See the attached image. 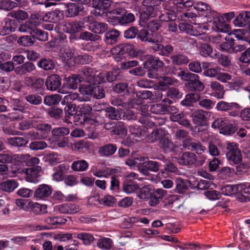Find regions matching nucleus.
Here are the masks:
<instances>
[{"label":"nucleus","instance_id":"0eeeda50","mask_svg":"<svg viewBox=\"0 0 250 250\" xmlns=\"http://www.w3.org/2000/svg\"><path fill=\"white\" fill-rule=\"evenodd\" d=\"M152 45L151 47L154 52H157L159 55L168 57L173 51V47L169 44L164 45L161 44L158 40L154 38V42H151Z\"/></svg>","mask_w":250,"mask_h":250},{"label":"nucleus","instance_id":"bf43d9fd","mask_svg":"<svg viewBox=\"0 0 250 250\" xmlns=\"http://www.w3.org/2000/svg\"><path fill=\"white\" fill-rule=\"evenodd\" d=\"M34 127L37 130L42 131V135H45V138H46L52 129V126L48 124L39 123L35 125Z\"/></svg>","mask_w":250,"mask_h":250},{"label":"nucleus","instance_id":"cd10ccee","mask_svg":"<svg viewBox=\"0 0 250 250\" xmlns=\"http://www.w3.org/2000/svg\"><path fill=\"white\" fill-rule=\"evenodd\" d=\"M18 186V182L13 179L0 183V189L8 192H12Z\"/></svg>","mask_w":250,"mask_h":250},{"label":"nucleus","instance_id":"ea45409f","mask_svg":"<svg viewBox=\"0 0 250 250\" xmlns=\"http://www.w3.org/2000/svg\"><path fill=\"white\" fill-rule=\"evenodd\" d=\"M162 80L158 83L155 84L156 87H159L162 91L166 90L169 85L172 84L174 83V80L172 78L169 77H163L161 78Z\"/></svg>","mask_w":250,"mask_h":250},{"label":"nucleus","instance_id":"a19ab883","mask_svg":"<svg viewBox=\"0 0 250 250\" xmlns=\"http://www.w3.org/2000/svg\"><path fill=\"white\" fill-rule=\"evenodd\" d=\"M47 113L51 118L58 120L62 117L63 110L57 106H52L47 109Z\"/></svg>","mask_w":250,"mask_h":250},{"label":"nucleus","instance_id":"7ed1b4c3","mask_svg":"<svg viewBox=\"0 0 250 250\" xmlns=\"http://www.w3.org/2000/svg\"><path fill=\"white\" fill-rule=\"evenodd\" d=\"M223 152L226 153L227 158L229 162L235 164H239L241 163L242 161L241 152L235 143H228L226 147L223 149Z\"/></svg>","mask_w":250,"mask_h":250},{"label":"nucleus","instance_id":"c9c22d12","mask_svg":"<svg viewBox=\"0 0 250 250\" xmlns=\"http://www.w3.org/2000/svg\"><path fill=\"white\" fill-rule=\"evenodd\" d=\"M250 20V12L245 11L244 14L239 13L238 16L234 20V23L239 26L247 25L245 22H249Z\"/></svg>","mask_w":250,"mask_h":250},{"label":"nucleus","instance_id":"473e14b6","mask_svg":"<svg viewBox=\"0 0 250 250\" xmlns=\"http://www.w3.org/2000/svg\"><path fill=\"white\" fill-rule=\"evenodd\" d=\"M170 59L174 65H181L188 63L189 60L188 57L183 54H177L170 56Z\"/></svg>","mask_w":250,"mask_h":250},{"label":"nucleus","instance_id":"412c9836","mask_svg":"<svg viewBox=\"0 0 250 250\" xmlns=\"http://www.w3.org/2000/svg\"><path fill=\"white\" fill-rule=\"evenodd\" d=\"M156 159L162 161L165 163L164 169H161L162 174L167 172H176L177 171V168L175 165L170 161L167 160L163 154H160L157 156Z\"/></svg>","mask_w":250,"mask_h":250},{"label":"nucleus","instance_id":"4c0bfd02","mask_svg":"<svg viewBox=\"0 0 250 250\" xmlns=\"http://www.w3.org/2000/svg\"><path fill=\"white\" fill-rule=\"evenodd\" d=\"M121 73V71L120 68H113L111 71L106 73V80L110 83L120 80L122 78Z\"/></svg>","mask_w":250,"mask_h":250},{"label":"nucleus","instance_id":"a878e982","mask_svg":"<svg viewBox=\"0 0 250 250\" xmlns=\"http://www.w3.org/2000/svg\"><path fill=\"white\" fill-rule=\"evenodd\" d=\"M167 193V191L162 188H158L152 192L150 204L151 206H154L159 203L160 200Z\"/></svg>","mask_w":250,"mask_h":250},{"label":"nucleus","instance_id":"f3484780","mask_svg":"<svg viewBox=\"0 0 250 250\" xmlns=\"http://www.w3.org/2000/svg\"><path fill=\"white\" fill-rule=\"evenodd\" d=\"M105 116L112 120H118L121 119L123 109L115 108L112 106H108L104 109Z\"/></svg>","mask_w":250,"mask_h":250},{"label":"nucleus","instance_id":"603ef678","mask_svg":"<svg viewBox=\"0 0 250 250\" xmlns=\"http://www.w3.org/2000/svg\"><path fill=\"white\" fill-rule=\"evenodd\" d=\"M18 6V3L11 0H1L0 1V9L4 11H11Z\"/></svg>","mask_w":250,"mask_h":250},{"label":"nucleus","instance_id":"8fccbe9b","mask_svg":"<svg viewBox=\"0 0 250 250\" xmlns=\"http://www.w3.org/2000/svg\"><path fill=\"white\" fill-rule=\"evenodd\" d=\"M28 210L30 211L35 214H40L42 209H45L46 206L44 205H41L38 203H33L29 202L27 203Z\"/></svg>","mask_w":250,"mask_h":250},{"label":"nucleus","instance_id":"864d4df0","mask_svg":"<svg viewBox=\"0 0 250 250\" xmlns=\"http://www.w3.org/2000/svg\"><path fill=\"white\" fill-rule=\"evenodd\" d=\"M120 34L119 32L116 30H111L105 34V42L107 43H113L117 42Z\"/></svg>","mask_w":250,"mask_h":250},{"label":"nucleus","instance_id":"c756f323","mask_svg":"<svg viewBox=\"0 0 250 250\" xmlns=\"http://www.w3.org/2000/svg\"><path fill=\"white\" fill-rule=\"evenodd\" d=\"M117 147L113 144H108L101 146L99 149V152L102 155L109 156L116 152Z\"/></svg>","mask_w":250,"mask_h":250},{"label":"nucleus","instance_id":"423d86ee","mask_svg":"<svg viewBox=\"0 0 250 250\" xmlns=\"http://www.w3.org/2000/svg\"><path fill=\"white\" fill-rule=\"evenodd\" d=\"M45 84L47 89L50 91L58 90L60 93H64L62 87L61 88L62 78L58 74H52L46 79Z\"/></svg>","mask_w":250,"mask_h":250},{"label":"nucleus","instance_id":"774afa93","mask_svg":"<svg viewBox=\"0 0 250 250\" xmlns=\"http://www.w3.org/2000/svg\"><path fill=\"white\" fill-rule=\"evenodd\" d=\"M243 188L241 196L239 197V201L241 202L250 201V185L247 187L246 184H243Z\"/></svg>","mask_w":250,"mask_h":250},{"label":"nucleus","instance_id":"39448f33","mask_svg":"<svg viewBox=\"0 0 250 250\" xmlns=\"http://www.w3.org/2000/svg\"><path fill=\"white\" fill-rule=\"evenodd\" d=\"M86 81L85 76L83 75V69L80 71L79 74H73L68 77L64 78V82L62 84V88L68 89H76L78 84L83 81Z\"/></svg>","mask_w":250,"mask_h":250},{"label":"nucleus","instance_id":"ddd939ff","mask_svg":"<svg viewBox=\"0 0 250 250\" xmlns=\"http://www.w3.org/2000/svg\"><path fill=\"white\" fill-rule=\"evenodd\" d=\"M243 184L236 185H227L221 188L222 193L226 195L237 194V199L239 200V197L242 193Z\"/></svg>","mask_w":250,"mask_h":250},{"label":"nucleus","instance_id":"13d9d810","mask_svg":"<svg viewBox=\"0 0 250 250\" xmlns=\"http://www.w3.org/2000/svg\"><path fill=\"white\" fill-rule=\"evenodd\" d=\"M188 188L187 182L184 181L181 178H178L176 180L175 191L178 193H183Z\"/></svg>","mask_w":250,"mask_h":250},{"label":"nucleus","instance_id":"3c124183","mask_svg":"<svg viewBox=\"0 0 250 250\" xmlns=\"http://www.w3.org/2000/svg\"><path fill=\"white\" fill-rule=\"evenodd\" d=\"M88 167V163L83 160L74 161L71 166L72 169L75 171H83Z\"/></svg>","mask_w":250,"mask_h":250},{"label":"nucleus","instance_id":"58836bf2","mask_svg":"<svg viewBox=\"0 0 250 250\" xmlns=\"http://www.w3.org/2000/svg\"><path fill=\"white\" fill-rule=\"evenodd\" d=\"M68 169V167L63 164L58 166L54 168V173L53 174V179L56 181H62L63 179L64 171Z\"/></svg>","mask_w":250,"mask_h":250},{"label":"nucleus","instance_id":"b1692460","mask_svg":"<svg viewBox=\"0 0 250 250\" xmlns=\"http://www.w3.org/2000/svg\"><path fill=\"white\" fill-rule=\"evenodd\" d=\"M51 193L50 188L47 185H40L35 190L34 196L39 198H44L49 196Z\"/></svg>","mask_w":250,"mask_h":250},{"label":"nucleus","instance_id":"1a4fd4ad","mask_svg":"<svg viewBox=\"0 0 250 250\" xmlns=\"http://www.w3.org/2000/svg\"><path fill=\"white\" fill-rule=\"evenodd\" d=\"M182 146L185 149L196 151L197 154H199V152L204 151L206 149L205 147L200 142L194 141L191 137L184 140Z\"/></svg>","mask_w":250,"mask_h":250},{"label":"nucleus","instance_id":"9b49d317","mask_svg":"<svg viewBox=\"0 0 250 250\" xmlns=\"http://www.w3.org/2000/svg\"><path fill=\"white\" fill-rule=\"evenodd\" d=\"M165 63L163 61L158 58H155L152 55L146 56V61L143 64L145 69H154L155 70L163 67Z\"/></svg>","mask_w":250,"mask_h":250},{"label":"nucleus","instance_id":"338daca9","mask_svg":"<svg viewBox=\"0 0 250 250\" xmlns=\"http://www.w3.org/2000/svg\"><path fill=\"white\" fill-rule=\"evenodd\" d=\"M76 237L83 240L85 245H90L95 239L93 235L85 232L77 233Z\"/></svg>","mask_w":250,"mask_h":250},{"label":"nucleus","instance_id":"aec40b11","mask_svg":"<svg viewBox=\"0 0 250 250\" xmlns=\"http://www.w3.org/2000/svg\"><path fill=\"white\" fill-rule=\"evenodd\" d=\"M18 27V22L15 19L6 18L4 21V25L1 33L3 34H8L14 32Z\"/></svg>","mask_w":250,"mask_h":250},{"label":"nucleus","instance_id":"4468645a","mask_svg":"<svg viewBox=\"0 0 250 250\" xmlns=\"http://www.w3.org/2000/svg\"><path fill=\"white\" fill-rule=\"evenodd\" d=\"M158 145L160 150L165 154L173 151L175 148V145L166 135L159 141Z\"/></svg>","mask_w":250,"mask_h":250},{"label":"nucleus","instance_id":"69168bd1","mask_svg":"<svg viewBox=\"0 0 250 250\" xmlns=\"http://www.w3.org/2000/svg\"><path fill=\"white\" fill-rule=\"evenodd\" d=\"M18 43L23 46H31L35 42L33 37L28 36H23L19 38Z\"/></svg>","mask_w":250,"mask_h":250},{"label":"nucleus","instance_id":"c85d7f7f","mask_svg":"<svg viewBox=\"0 0 250 250\" xmlns=\"http://www.w3.org/2000/svg\"><path fill=\"white\" fill-rule=\"evenodd\" d=\"M51 132L54 138L59 140L61 138H65V136L69 134L70 130L67 127H58L53 129Z\"/></svg>","mask_w":250,"mask_h":250},{"label":"nucleus","instance_id":"6ab92c4d","mask_svg":"<svg viewBox=\"0 0 250 250\" xmlns=\"http://www.w3.org/2000/svg\"><path fill=\"white\" fill-rule=\"evenodd\" d=\"M161 164L155 161L149 160L145 165L143 166V167L140 170L141 172L145 175H148L149 171L153 172H157L160 169Z\"/></svg>","mask_w":250,"mask_h":250},{"label":"nucleus","instance_id":"680f3d73","mask_svg":"<svg viewBox=\"0 0 250 250\" xmlns=\"http://www.w3.org/2000/svg\"><path fill=\"white\" fill-rule=\"evenodd\" d=\"M139 187L137 184L131 182H127L124 183L123 190L126 193H132L136 191Z\"/></svg>","mask_w":250,"mask_h":250},{"label":"nucleus","instance_id":"9d476101","mask_svg":"<svg viewBox=\"0 0 250 250\" xmlns=\"http://www.w3.org/2000/svg\"><path fill=\"white\" fill-rule=\"evenodd\" d=\"M42 171V167L39 166L33 167L25 169L26 174L25 180L27 182L37 183L39 181V177L41 176L40 173Z\"/></svg>","mask_w":250,"mask_h":250},{"label":"nucleus","instance_id":"72a5a7b5","mask_svg":"<svg viewBox=\"0 0 250 250\" xmlns=\"http://www.w3.org/2000/svg\"><path fill=\"white\" fill-rule=\"evenodd\" d=\"M91 31L95 34H102L107 30V25L104 22H98L93 20L90 26Z\"/></svg>","mask_w":250,"mask_h":250},{"label":"nucleus","instance_id":"052dcab7","mask_svg":"<svg viewBox=\"0 0 250 250\" xmlns=\"http://www.w3.org/2000/svg\"><path fill=\"white\" fill-rule=\"evenodd\" d=\"M214 56L217 58L218 63L225 67H229L231 65V60L229 57L224 54L217 55Z\"/></svg>","mask_w":250,"mask_h":250},{"label":"nucleus","instance_id":"dca6fc26","mask_svg":"<svg viewBox=\"0 0 250 250\" xmlns=\"http://www.w3.org/2000/svg\"><path fill=\"white\" fill-rule=\"evenodd\" d=\"M56 210L61 213L74 214L80 210L79 206L73 204H63L55 207Z\"/></svg>","mask_w":250,"mask_h":250},{"label":"nucleus","instance_id":"f8f14e48","mask_svg":"<svg viewBox=\"0 0 250 250\" xmlns=\"http://www.w3.org/2000/svg\"><path fill=\"white\" fill-rule=\"evenodd\" d=\"M196 160V155L194 153L191 151H187L184 152L178 158L177 162L182 166H191L195 164Z\"/></svg>","mask_w":250,"mask_h":250},{"label":"nucleus","instance_id":"37998d69","mask_svg":"<svg viewBox=\"0 0 250 250\" xmlns=\"http://www.w3.org/2000/svg\"><path fill=\"white\" fill-rule=\"evenodd\" d=\"M62 26L63 30L68 33L74 34L80 32L77 21L64 22Z\"/></svg>","mask_w":250,"mask_h":250},{"label":"nucleus","instance_id":"f704fd0d","mask_svg":"<svg viewBox=\"0 0 250 250\" xmlns=\"http://www.w3.org/2000/svg\"><path fill=\"white\" fill-rule=\"evenodd\" d=\"M37 65L45 71H49L55 68V63L51 59L43 58L38 62Z\"/></svg>","mask_w":250,"mask_h":250},{"label":"nucleus","instance_id":"2f4dec72","mask_svg":"<svg viewBox=\"0 0 250 250\" xmlns=\"http://www.w3.org/2000/svg\"><path fill=\"white\" fill-rule=\"evenodd\" d=\"M165 132L161 129H154L147 137V141L150 143H153L157 140L159 141L166 135Z\"/></svg>","mask_w":250,"mask_h":250},{"label":"nucleus","instance_id":"2eb2a0df","mask_svg":"<svg viewBox=\"0 0 250 250\" xmlns=\"http://www.w3.org/2000/svg\"><path fill=\"white\" fill-rule=\"evenodd\" d=\"M208 112L198 110L192 113L191 117L193 123L198 126H204L207 124Z\"/></svg>","mask_w":250,"mask_h":250},{"label":"nucleus","instance_id":"20e7f679","mask_svg":"<svg viewBox=\"0 0 250 250\" xmlns=\"http://www.w3.org/2000/svg\"><path fill=\"white\" fill-rule=\"evenodd\" d=\"M83 75L85 76L86 82L87 83L96 85L102 83H105L106 80L105 75L103 73H98L94 71L92 68L88 67L83 69Z\"/></svg>","mask_w":250,"mask_h":250},{"label":"nucleus","instance_id":"5701e85b","mask_svg":"<svg viewBox=\"0 0 250 250\" xmlns=\"http://www.w3.org/2000/svg\"><path fill=\"white\" fill-rule=\"evenodd\" d=\"M200 95L198 92L191 93L186 95L185 99L181 102V104L185 106H192L194 103L200 99Z\"/></svg>","mask_w":250,"mask_h":250},{"label":"nucleus","instance_id":"4be33fe9","mask_svg":"<svg viewBox=\"0 0 250 250\" xmlns=\"http://www.w3.org/2000/svg\"><path fill=\"white\" fill-rule=\"evenodd\" d=\"M36 69V66L31 62H26L15 69V73L17 75H24L30 73Z\"/></svg>","mask_w":250,"mask_h":250},{"label":"nucleus","instance_id":"f257e3e1","mask_svg":"<svg viewBox=\"0 0 250 250\" xmlns=\"http://www.w3.org/2000/svg\"><path fill=\"white\" fill-rule=\"evenodd\" d=\"M181 80L188 82L185 84L187 89L190 91L201 92L204 88V85L200 80L198 75L188 71H181L177 74Z\"/></svg>","mask_w":250,"mask_h":250},{"label":"nucleus","instance_id":"7c9ffc66","mask_svg":"<svg viewBox=\"0 0 250 250\" xmlns=\"http://www.w3.org/2000/svg\"><path fill=\"white\" fill-rule=\"evenodd\" d=\"M83 7L77 3H71L67 5V16L69 17H74L78 16L79 13L82 11Z\"/></svg>","mask_w":250,"mask_h":250},{"label":"nucleus","instance_id":"c03bdc74","mask_svg":"<svg viewBox=\"0 0 250 250\" xmlns=\"http://www.w3.org/2000/svg\"><path fill=\"white\" fill-rule=\"evenodd\" d=\"M62 97L59 94L45 96L44 97L43 103L48 106L56 105L61 100Z\"/></svg>","mask_w":250,"mask_h":250},{"label":"nucleus","instance_id":"e2e57ef3","mask_svg":"<svg viewBox=\"0 0 250 250\" xmlns=\"http://www.w3.org/2000/svg\"><path fill=\"white\" fill-rule=\"evenodd\" d=\"M212 50L211 46L208 43H202L200 46V54L201 56L205 57L209 56L214 58V57L211 55L212 53Z\"/></svg>","mask_w":250,"mask_h":250},{"label":"nucleus","instance_id":"a18cd8bd","mask_svg":"<svg viewBox=\"0 0 250 250\" xmlns=\"http://www.w3.org/2000/svg\"><path fill=\"white\" fill-rule=\"evenodd\" d=\"M93 20V17L88 16L81 19L78 21H76L80 31L89 28V24L91 25Z\"/></svg>","mask_w":250,"mask_h":250},{"label":"nucleus","instance_id":"79ce46f5","mask_svg":"<svg viewBox=\"0 0 250 250\" xmlns=\"http://www.w3.org/2000/svg\"><path fill=\"white\" fill-rule=\"evenodd\" d=\"M8 16L14 18L17 21H21L27 18L28 14L22 10H13L8 14Z\"/></svg>","mask_w":250,"mask_h":250},{"label":"nucleus","instance_id":"e433bc0d","mask_svg":"<svg viewBox=\"0 0 250 250\" xmlns=\"http://www.w3.org/2000/svg\"><path fill=\"white\" fill-rule=\"evenodd\" d=\"M28 140L24 137H15L7 139V143L14 147H23L26 145Z\"/></svg>","mask_w":250,"mask_h":250},{"label":"nucleus","instance_id":"bb28decb","mask_svg":"<svg viewBox=\"0 0 250 250\" xmlns=\"http://www.w3.org/2000/svg\"><path fill=\"white\" fill-rule=\"evenodd\" d=\"M158 5L146 8L145 10L140 13V18L144 22L146 20L149 18L154 17L157 15L158 11Z\"/></svg>","mask_w":250,"mask_h":250},{"label":"nucleus","instance_id":"09e8293b","mask_svg":"<svg viewBox=\"0 0 250 250\" xmlns=\"http://www.w3.org/2000/svg\"><path fill=\"white\" fill-rule=\"evenodd\" d=\"M36 27L35 23L32 21H27L24 23L21 24L19 30L21 32L29 33L31 35Z\"/></svg>","mask_w":250,"mask_h":250},{"label":"nucleus","instance_id":"f03ea898","mask_svg":"<svg viewBox=\"0 0 250 250\" xmlns=\"http://www.w3.org/2000/svg\"><path fill=\"white\" fill-rule=\"evenodd\" d=\"M108 13L115 15L112 16L111 19L114 21V22L115 23L125 25L131 23L135 20L134 15L123 7L117 8L109 11Z\"/></svg>","mask_w":250,"mask_h":250},{"label":"nucleus","instance_id":"de8ad7c7","mask_svg":"<svg viewBox=\"0 0 250 250\" xmlns=\"http://www.w3.org/2000/svg\"><path fill=\"white\" fill-rule=\"evenodd\" d=\"M210 88L216 92L215 96L219 99L223 98L224 94V86L216 81L212 82L210 84Z\"/></svg>","mask_w":250,"mask_h":250},{"label":"nucleus","instance_id":"49530a36","mask_svg":"<svg viewBox=\"0 0 250 250\" xmlns=\"http://www.w3.org/2000/svg\"><path fill=\"white\" fill-rule=\"evenodd\" d=\"M137 37L138 39L143 42H154V38H153V35L151 36L146 29H143L140 31L138 30Z\"/></svg>","mask_w":250,"mask_h":250},{"label":"nucleus","instance_id":"5fc2aeb1","mask_svg":"<svg viewBox=\"0 0 250 250\" xmlns=\"http://www.w3.org/2000/svg\"><path fill=\"white\" fill-rule=\"evenodd\" d=\"M225 40L226 41L222 42L220 45L221 50L229 52H232L234 40L229 37H226Z\"/></svg>","mask_w":250,"mask_h":250},{"label":"nucleus","instance_id":"6e6d98bb","mask_svg":"<svg viewBox=\"0 0 250 250\" xmlns=\"http://www.w3.org/2000/svg\"><path fill=\"white\" fill-rule=\"evenodd\" d=\"M31 36L33 38V40L37 39L41 41H46L48 40V33L43 30L35 27L33 33H31Z\"/></svg>","mask_w":250,"mask_h":250},{"label":"nucleus","instance_id":"6e6552de","mask_svg":"<svg viewBox=\"0 0 250 250\" xmlns=\"http://www.w3.org/2000/svg\"><path fill=\"white\" fill-rule=\"evenodd\" d=\"M109 0H94L92 5L95 8L92 13L96 16H102L111 5Z\"/></svg>","mask_w":250,"mask_h":250},{"label":"nucleus","instance_id":"4d7b16f0","mask_svg":"<svg viewBox=\"0 0 250 250\" xmlns=\"http://www.w3.org/2000/svg\"><path fill=\"white\" fill-rule=\"evenodd\" d=\"M79 39L86 41L92 42L99 40L100 39V36L88 31H84L80 34Z\"/></svg>","mask_w":250,"mask_h":250},{"label":"nucleus","instance_id":"393cba45","mask_svg":"<svg viewBox=\"0 0 250 250\" xmlns=\"http://www.w3.org/2000/svg\"><path fill=\"white\" fill-rule=\"evenodd\" d=\"M111 135H117L120 137L125 136L127 134V130L124 124L122 122H118L115 123L113 130L110 131Z\"/></svg>","mask_w":250,"mask_h":250},{"label":"nucleus","instance_id":"0e129e2a","mask_svg":"<svg viewBox=\"0 0 250 250\" xmlns=\"http://www.w3.org/2000/svg\"><path fill=\"white\" fill-rule=\"evenodd\" d=\"M95 84L88 83L86 84H80L79 87L80 92L83 95L91 96Z\"/></svg>","mask_w":250,"mask_h":250},{"label":"nucleus","instance_id":"a211bd4d","mask_svg":"<svg viewBox=\"0 0 250 250\" xmlns=\"http://www.w3.org/2000/svg\"><path fill=\"white\" fill-rule=\"evenodd\" d=\"M63 17L62 12L60 10L48 12L44 15V21L57 23Z\"/></svg>","mask_w":250,"mask_h":250}]
</instances>
